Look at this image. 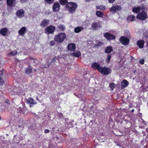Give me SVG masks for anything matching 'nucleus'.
Masks as SVG:
<instances>
[{"label": "nucleus", "instance_id": "473e14b6", "mask_svg": "<svg viewBox=\"0 0 148 148\" xmlns=\"http://www.w3.org/2000/svg\"><path fill=\"white\" fill-rule=\"evenodd\" d=\"M17 52L16 50H14L13 51H11L10 53H9L8 55H9L10 54L13 56H15L17 54Z\"/></svg>", "mask_w": 148, "mask_h": 148}, {"label": "nucleus", "instance_id": "2f4dec72", "mask_svg": "<svg viewBox=\"0 0 148 148\" xmlns=\"http://www.w3.org/2000/svg\"><path fill=\"white\" fill-rule=\"evenodd\" d=\"M81 55V53L79 51H77L75 52V57H79Z\"/></svg>", "mask_w": 148, "mask_h": 148}, {"label": "nucleus", "instance_id": "f3484780", "mask_svg": "<svg viewBox=\"0 0 148 148\" xmlns=\"http://www.w3.org/2000/svg\"><path fill=\"white\" fill-rule=\"evenodd\" d=\"M145 43V42L143 40H140L137 41L136 44L139 48L142 49L144 47Z\"/></svg>", "mask_w": 148, "mask_h": 148}, {"label": "nucleus", "instance_id": "6e6552de", "mask_svg": "<svg viewBox=\"0 0 148 148\" xmlns=\"http://www.w3.org/2000/svg\"><path fill=\"white\" fill-rule=\"evenodd\" d=\"M103 36L107 40L109 41L114 40L116 38L115 36L108 32L105 33L104 34Z\"/></svg>", "mask_w": 148, "mask_h": 148}, {"label": "nucleus", "instance_id": "1a4fd4ad", "mask_svg": "<svg viewBox=\"0 0 148 148\" xmlns=\"http://www.w3.org/2000/svg\"><path fill=\"white\" fill-rule=\"evenodd\" d=\"M101 27V26L100 25L99 22H94L92 23L91 28L92 30L96 31Z\"/></svg>", "mask_w": 148, "mask_h": 148}, {"label": "nucleus", "instance_id": "a19ab883", "mask_svg": "<svg viewBox=\"0 0 148 148\" xmlns=\"http://www.w3.org/2000/svg\"><path fill=\"white\" fill-rule=\"evenodd\" d=\"M37 60L35 58L33 60V62L35 64L34 65H37Z\"/></svg>", "mask_w": 148, "mask_h": 148}, {"label": "nucleus", "instance_id": "72a5a7b5", "mask_svg": "<svg viewBox=\"0 0 148 148\" xmlns=\"http://www.w3.org/2000/svg\"><path fill=\"white\" fill-rule=\"evenodd\" d=\"M54 1V0H45V1L49 4H52Z\"/></svg>", "mask_w": 148, "mask_h": 148}, {"label": "nucleus", "instance_id": "c85d7f7f", "mask_svg": "<svg viewBox=\"0 0 148 148\" xmlns=\"http://www.w3.org/2000/svg\"><path fill=\"white\" fill-rule=\"evenodd\" d=\"M135 17L134 15H130L127 17V19L129 21H133L134 20Z\"/></svg>", "mask_w": 148, "mask_h": 148}, {"label": "nucleus", "instance_id": "603ef678", "mask_svg": "<svg viewBox=\"0 0 148 148\" xmlns=\"http://www.w3.org/2000/svg\"><path fill=\"white\" fill-rule=\"evenodd\" d=\"M74 47H75V48H76V46H75H75H74Z\"/></svg>", "mask_w": 148, "mask_h": 148}, {"label": "nucleus", "instance_id": "13d9d810", "mask_svg": "<svg viewBox=\"0 0 148 148\" xmlns=\"http://www.w3.org/2000/svg\"><path fill=\"white\" fill-rule=\"evenodd\" d=\"M1 119V117L0 116V120Z\"/></svg>", "mask_w": 148, "mask_h": 148}, {"label": "nucleus", "instance_id": "c756f323", "mask_svg": "<svg viewBox=\"0 0 148 148\" xmlns=\"http://www.w3.org/2000/svg\"><path fill=\"white\" fill-rule=\"evenodd\" d=\"M82 29L79 27H77L75 28V32L77 33H79L81 31Z\"/></svg>", "mask_w": 148, "mask_h": 148}, {"label": "nucleus", "instance_id": "39448f33", "mask_svg": "<svg viewBox=\"0 0 148 148\" xmlns=\"http://www.w3.org/2000/svg\"><path fill=\"white\" fill-rule=\"evenodd\" d=\"M119 40L120 42L124 45L129 44L130 42V40L128 38L123 36L120 37Z\"/></svg>", "mask_w": 148, "mask_h": 148}, {"label": "nucleus", "instance_id": "79ce46f5", "mask_svg": "<svg viewBox=\"0 0 148 148\" xmlns=\"http://www.w3.org/2000/svg\"><path fill=\"white\" fill-rule=\"evenodd\" d=\"M101 43V42H99V43H97L95 45V46L96 47H99L100 46Z\"/></svg>", "mask_w": 148, "mask_h": 148}, {"label": "nucleus", "instance_id": "58836bf2", "mask_svg": "<svg viewBox=\"0 0 148 148\" xmlns=\"http://www.w3.org/2000/svg\"><path fill=\"white\" fill-rule=\"evenodd\" d=\"M144 59H141L139 61V63L141 64H143L144 63Z\"/></svg>", "mask_w": 148, "mask_h": 148}, {"label": "nucleus", "instance_id": "bf43d9fd", "mask_svg": "<svg viewBox=\"0 0 148 148\" xmlns=\"http://www.w3.org/2000/svg\"><path fill=\"white\" fill-rule=\"evenodd\" d=\"M20 127V125L19 126V127Z\"/></svg>", "mask_w": 148, "mask_h": 148}, {"label": "nucleus", "instance_id": "ddd939ff", "mask_svg": "<svg viewBox=\"0 0 148 148\" xmlns=\"http://www.w3.org/2000/svg\"><path fill=\"white\" fill-rule=\"evenodd\" d=\"M24 13L25 12L23 10L19 9L16 11V15L18 17L22 18L24 16Z\"/></svg>", "mask_w": 148, "mask_h": 148}, {"label": "nucleus", "instance_id": "e433bc0d", "mask_svg": "<svg viewBox=\"0 0 148 148\" xmlns=\"http://www.w3.org/2000/svg\"><path fill=\"white\" fill-rule=\"evenodd\" d=\"M57 116L60 118H61L63 117V114L61 112H58L57 114Z\"/></svg>", "mask_w": 148, "mask_h": 148}, {"label": "nucleus", "instance_id": "6ab92c4d", "mask_svg": "<svg viewBox=\"0 0 148 148\" xmlns=\"http://www.w3.org/2000/svg\"><path fill=\"white\" fill-rule=\"evenodd\" d=\"M26 29L25 27H22L19 30L18 34L21 36H23L26 32Z\"/></svg>", "mask_w": 148, "mask_h": 148}, {"label": "nucleus", "instance_id": "a878e982", "mask_svg": "<svg viewBox=\"0 0 148 148\" xmlns=\"http://www.w3.org/2000/svg\"><path fill=\"white\" fill-rule=\"evenodd\" d=\"M58 28L61 31L64 32L65 29V27L63 25H60L58 27Z\"/></svg>", "mask_w": 148, "mask_h": 148}, {"label": "nucleus", "instance_id": "b1692460", "mask_svg": "<svg viewBox=\"0 0 148 148\" xmlns=\"http://www.w3.org/2000/svg\"><path fill=\"white\" fill-rule=\"evenodd\" d=\"M141 8L140 7H134L133 8L132 11L134 13H138L140 11Z\"/></svg>", "mask_w": 148, "mask_h": 148}, {"label": "nucleus", "instance_id": "052dcab7", "mask_svg": "<svg viewBox=\"0 0 148 148\" xmlns=\"http://www.w3.org/2000/svg\"><path fill=\"white\" fill-rule=\"evenodd\" d=\"M2 0H0V1H2Z\"/></svg>", "mask_w": 148, "mask_h": 148}, {"label": "nucleus", "instance_id": "2eb2a0df", "mask_svg": "<svg viewBox=\"0 0 148 148\" xmlns=\"http://www.w3.org/2000/svg\"><path fill=\"white\" fill-rule=\"evenodd\" d=\"M67 47L68 51H73L71 55L74 56V43L69 44L67 46Z\"/></svg>", "mask_w": 148, "mask_h": 148}, {"label": "nucleus", "instance_id": "ea45409f", "mask_svg": "<svg viewBox=\"0 0 148 148\" xmlns=\"http://www.w3.org/2000/svg\"><path fill=\"white\" fill-rule=\"evenodd\" d=\"M5 102L7 103L8 105H10V101L9 99H5Z\"/></svg>", "mask_w": 148, "mask_h": 148}, {"label": "nucleus", "instance_id": "4c0bfd02", "mask_svg": "<svg viewBox=\"0 0 148 148\" xmlns=\"http://www.w3.org/2000/svg\"><path fill=\"white\" fill-rule=\"evenodd\" d=\"M18 111L19 112L21 113H24V109L22 108H20L18 109Z\"/></svg>", "mask_w": 148, "mask_h": 148}, {"label": "nucleus", "instance_id": "5fc2aeb1", "mask_svg": "<svg viewBox=\"0 0 148 148\" xmlns=\"http://www.w3.org/2000/svg\"><path fill=\"white\" fill-rule=\"evenodd\" d=\"M36 70H37L36 69H35L34 70V71H36Z\"/></svg>", "mask_w": 148, "mask_h": 148}, {"label": "nucleus", "instance_id": "0eeeda50", "mask_svg": "<svg viewBox=\"0 0 148 148\" xmlns=\"http://www.w3.org/2000/svg\"><path fill=\"white\" fill-rule=\"evenodd\" d=\"M121 10L122 8L120 5H116L112 6L110 9V11L112 13H114L121 11Z\"/></svg>", "mask_w": 148, "mask_h": 148}, {"label": "nucleus", "instance_id": "09e8293b", "mask_svg": "<svg viewBox=\"0 0 148 148\" xmlns=\"http://www.w3.org/2000/svg\"><path fill=\"white\" fill-rule=\"evenodd\" d=\"M29 60H34V59L33 58V57H30L29 58Z\"/></svg>", "mask_w": 148, "mask_h": 148}, {"label": "nucleus", "instance_id": "c9c22d12", "mask_svg": "<svg viewBox=\"0 0 148 148\" xmlns=\"http://www.w3.org/2000/svg\"><path fill=\"white\" fill-rule=\"evenodd\" d=\"M55 40L51 41L49 43L50 46H51L54 45L55 43Z\"/></svg>", "mask_w": 148, "mask_h": 148}, {"label": "nucleus", "instance_id": "7c9ffc66", "mask_svg": "<svg viewBox=\"0 0 148 148\" xmlns=\"http://www.w3.org/2000/svg\"><path fill=\"white\" fill-rule=\"evenodd\" d=\"M115 84L114 83H112L110 84L109 87L110 88V89L112 90H114L115 87Z\"/></svg>", "mask_w": 148, "mask_h": 148}, {"label": "nucleus", "instance_id": "864d4df0", "mask_svg": "<svg viewBox=\"0 0 148 148\" xmlns=\"http://www.w3.org/2000/svg\"><path fill=\"white\" fill-rule=\"evenodd\" d=\"M148 132V127L147 129L146 130Z\"/></svg>", "mask_w": 148, "mask_h": 148}, {"label": "nucleus", "instance_id": "f257e3e1", "mask_svg": "<svg viewBox=\"0 0 148 148\" xmlns=\"http://www.w3.org/2000/svg\"><path fill=\"white\" fill-rule=\"evenodd\" d=\"M66 35L64 33H61L54 36V40L57 43H60L63 42L66 38Z\"/></svg>", "mask_w": 148, "mask_h": 148}, {"label": "nucleus", "instance_id": "393cba45", "mask_svg": "<svg viewBox=\"0 0 148 148\" xmlns=\"http://www.w3.org/2000/svg\"><path fill=\"white\" fill-rule=\"evenodd\" d=\"M96 14L98 17H102L104 14L103 13L100 11H97L96 12Z\"/></svg>", "mask_w": 148, "mask_h": 148}, {"label": "nucleus", "instance_id": "20e7f679", "mask_svg": "<svg viewBox=\"0 0 148 148\" xmlns=\"http://www.w3.org/2000/svg\"><path fill=\"white\" fill-rule=\"evenodd\" d=\"M136 18L138 19L144 20L148 18V16L147 13L145 12L142 11L138 14Z\"/></svg>", "mask_w": 148, "mask_h": 148}, {"label": "nucleus", "instance_id": "4d7b16f0", "mask_svg": "<svg viewBox=\"0 0 148 148\" xmlns=\"http://www.w3.org/2000/svg\"><path fill=\"white\" fill-rule=\"evenodd\" d=\"M127 34H128L129 35H130V33H127Z\"/></svg>", "mask_w": 148, "mask_h": 148}, {"label": "nucleus", "instance_id": "4468645a", "mask_svg": "<svg viewBox=\"0 0 148 148\" xmlns=\"http://www.w3.org/2000/svg\"><path fill=\"white\" fill-rule=\"evenodd\" d=\"M26 102L27 104L30 105V107H31L34 104L36 103L34 100L31 97L29 98L27 100Z\"/></svg>", "mask_w": 148, "mask_h": 148}, {"label": "nucleus", "instance_id": "f03ea898", "mask_svg": "<svg viewBox=\"0 0 148 148\" xmlns=\"http://www.w3.org/2000/svg\"><path fill=\"white\" fill-rule=\"evenodd\" d=\"M111 71V69L110 68L106 66L102 67L101 66L99 72H100L103 75H108L110 74Z\"/></svg>", "mask_w": 148, "mask_h": 148}, {"label": "nucleus", "instance_id": "a211bd4d", "mask_svg": "<svg viewBox=\"0 0 148 148\" xmlns=\"http://www.w3.org/2000/svg\"><path fill=\"white\" fill-rule=\"evenodd\" d=\"M49 22V20L44 19L40 24V26L42 27H45L46 25H48Z\"/></svg>", "mask_w": 148, "mask_h": 148}, {"label": "nucleus", "instance_id": "c03bdc74", "mask_svg": "<svg viewBox=\"0 0 148 148\" xmlns=\"http://www.w3.org/2000/svg\"><path fill=\"white\" fill-rule=\"evenodd\" d=\"M28 1V0H20V2L21 3H23L27 2Z\"/></svg>", "mask_w": 148, "mask_h": 148}, {"label": "nucleus", "instance_id": "dca6fc26", "mask_svg": "<svg viewBox=\"0 0 148 148\" xmlns=\"http://www.w3.org/2000/svg\"><path fill=\"white\" fill-rule=\"evenodd\" d=\"M121 89H123L127 87L129 85V82L126 79L123 80L121 82Z\"/></svg>", "mask_w": 148, "mask_h": 148}, {"label": "nucleus", "instance_id": "7ed1b4c3", "mask_svg": "<svg viewBox=\"0 0 148 148\" xmlns=\"http://www.w3.org/2000/svg\"><path fill=\"white\" fill-rule=\"evenodd\" d=\"M56 27L54 26L51 25L47 27L45 29V33L47 34H52L56 30Z\"/></svg>", "mask_w": 148, "mask_h": 148}, {"label": "nucleus", "instance_id": "aec40b11", "mask_svg": "<svg viewBox=\"0 0 148 148\" xmlns=\"http://www.w3.org/2000/svg\"><path fill=\"white\" fill-rule=\"evenodd\" d=\"M8 29L7 28H4L1 29L0 34L4 36H5L7 34Z\"/></svg>", "mask_w": 148, "mask_h": 148}, {"label": "nucleus", "instance_id": "cd10ccee", "mask_svg": "<svg viewBox=\"0 0 148 148\" xmlns=\"http://www.w3.org/2000/svg\"><path fill=\"white\" fill-rule=\"evenodd\" d=\"M60 3L62 5H64L67 3L68 0H59Z\"/></svg>", "mask_w": 148, "mask_h": 148}, {"label": "nucleus", "instance_id": "37998d69", "mask_svg": "<svg viewBox=\"0 0 148 148\" xmlns=\"http://www.w3.org/2000/svg\"><path fill=\"white\" fill-rule=\"evenodd\" d=\"M50 132V130L47 129H45L44 130V132L45 133H49Z\"/></svg>", "mask_w": 148, "mask_h": 148}, {"label": "nucleus", "instance_id": "3c124183", "mask_svg": "<svg viewBox=\"0 0 148 148\" xmlns=\"http://www.w3.org/2000/svg\"><path fill=\"white\" fill-rule=\"evenodd\" d=\"M91 0H86V2H87V1H90Z\"/></svg>", "mask_w": 148, "mask_h": 148}, {"label": "nucleus", "instance_id": "f704fd0d", "mask_svg": "<svg viewBox=\"0 0 148 148\" xmlns=\"http://www.w3.org/2000/svg\"><path fill=\"white\" fill-rule=\"evenodd\" d=\"M111 55H108V56L107 59L106 60L107 62L108 63L110 62L111 58Z\"/></svg>", "mask_w": 148, "mask_h": 148}, {"label": "nucleus", "instance_id": "a18cd8bd", "mask_svg": "<svg viewBox=\"0 0 148 148\" xmlns=\"http://www.w3.org/2000/svg\"><path fill=\"white\" fill-rule=\"evenodd\" d=\"M115 0H108L109 3H113Z\"/></svg>", "mask_w": 148, "mask_h": 148}, {"label": "nucleus", "instance_id": "423d86ee", "mask_svg": "<svg viewBox=\"0 0 148 148\" xmlns=\"http://www.w3.org/2000/svg\"><path fill=\"white\" fill-rule=\"evenodd\" d=\"M65 7L68 9L70 12H72L74 11V2H67L66 4Z\"/></svg>", "mask_w": 148, "mask_h": 148}, {"label": "nucleus", "instance_id": "5701e85b", "mask_svg": "<svg viewBox=\"0 0 148 148\" xmlns=\"http://www.w3.org/2000/svg\"><path fill=\"white\" fill-rule=\"evenodd\" d=\"M113 50V48L112 46H109L106 47L105 50V52L106 53H110Z\"/></svg>", "mask_w": 148, "mask_h": 148}, {"label": "nucleus", "instance_id": "412c9836", "mask_svg": "<svg viewBox=\"0 0 148 148\" xmlns=\"http://www.w3.org/2000/svg\"><path fill=\"white\" fill-rule=\"evenodd\" d=\"M3 70H2L0 72V86L3 85L5 84L4 81L3 79Z\"/></svg>", "mask_w": 148, "mask_h": 148}, {"label": "nucleus", "instance_id": "9b49d317", "mask_svg": "<svg viewBox=\"0 0 148 148\" xmlns=\"http://www.w3.org/2000/svg\"><path fill=\"white\" fill-rule=\"evenodd\" d=\"M6 3L8 6L13 7L15 6L16 2V0H7Z\"/></svg>", "mask_w": 148, "mask_h": 148}, {"label": "nucleus", "instance_id": "6e6d98bb", "mask_svg": "<svg viewBox=\"0 0 148 148\" xmlns=\"http://www.w3.org/2000/svg\"><path fill=\"white\" fill-rule=\"evenodd\" d=\"M147 106L148 107V102L147 103Z\"/></svg>", "mask_w": 148, "mask_h": 148}, {"label": "nucleus", "instance_id": "de8ad7c7", "mask_svg": "<svg viewBox=\"0 0 148 148\" xmlns=\"http://www.w3.org/2000/svg\"><path fill=\"white\" fill-rule=\"evenodd\" d=\"M77 7V4L75 3V10L76 9Z\"/></svg>", "mask_w": 148, "mask_h": 148}, {"label": "nucleus", "instance_id": "f8f14e48", "mask_svg": "<svg viewBox=\"0 0 148 148\" xmlns=\"http://www.w3.org/2000/svg\"><path fill=\"white\" fill-rule=\"evenodd\" d=\"M60 5L58 2H54L53 5V12L58 11L60 9Z\"/></svg>", "mask_w": 148, "mask_h": 148}, {"label": "nucleus", "instance_id": "4be33fe9", "mask_svg": "<svg viewBox=\"0 0 148 148\" xmlns=\"http://www.w3.org/2000/svg\"><path fill=\"white\" fill-rule=\"evenodd\" d=\"M25 73L27 75L29 74L32 72V69L31 66H29L25 70Z\"/></svg>", "mask_w": 148, "mask_h": 148}, {"label": "nucleus", "instance_id": "9d476101", "mask_svg": "<svg viewBox=\"0 0 148 148\" xmlns=\"http://www.w3.org/2000/svg\"><path fill=\"white\" fill-rule=\"evenodd\" d=\"M101 66L97 62L92 63L91 67L94 70H97L99 72Z\"/></svg>", "mask_w": 148, "mask_h": 148}, {"label": "nucleus", "instance_id": "8fccbe9b", "mask_svg": "<svg viewBox=\"0 0 148 148\" xmlns=\"http://www.w3.org/2000/svg\"><path fill=\"white\" fill-rule=\"evenodd\" d=\"M134 109H132V110H131V112H134Z\"/></svg>", "mask_w": 148, "mask_h": 148}, {"label": "nucleus", "instance_id": "bb28decb", "mask_svg": "<svg viewBox=\"0 0 148 148\" xmlns=\"http://www.w3.org/2000/svg\"><path fill=\"white\" fill-rule=\"evenodd\" d=\"M97 9H100L101 10H104L106 9V7L103 5H97L96 6Z\"/></svg>", "mask_w": 148, "mask_h": 148}, {"label": "nucleus", "instance_id": "49530a36", "mask_svg": "<svg viewBox=\"0 0 148 148\" xmlns=\"http://www.w3.org/2000/svg\"><path fill=\"white\" fill-rule=\"evenodd\" d=\"M56 61V58L55 57L53 58L52 59L51 61V62H55Z\"/></svg>", "mask_w": 148, "mask_h": 148}]
</instances>
